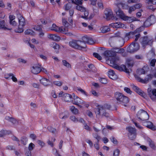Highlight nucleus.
<instances>
[{
	"label": "nucleus",
	"mask_w": 156,
	"mask_h": 156,
	"mask_svg": "<svg viewBox=\"0 0 156 156\" xmlns=\"http://www.w3.org/2000/svg\"><path fill=\"white\" fill-rule=\"evenodd\" d=\"M123 96L124 95L122 94L119 92H116L115 94V98L117 100L118 103Z\"/></svg>",
	"instance_id": "nucleus-23"
},
{
	"label": "nucleus",
	"mask_w": 156,
	"mask_h": 156,
	"mask_svg": "<svg viewBox=\"0 0 156 156\" xmlns=\"http://www.w3.org/2000/svg\"><path fill=\"white\" fill-rule=\"evenodd\" d=\"M71 101L73 104L76 105H78V104H81L82 102V100L76 96H74L73 99Z\"/></svg>",
	"instance_id": "nucleus-18"
},
{
	"label": "nucleus",
	"mask_w": 156,
	"mask_h": 156,
	"mask_svg": "<svg viewBox=\"0 0 156 156\" xmlns=\"http://www.w3.org/2000/svg\"><path fill=\"white\" fill-rule=\"evenodd\" d=\"M70 119L71 120L75 122H78V119L76 118L74 116H71L70 117Z\"/></svg>",
	"instance_id": "nucleus-49"
},
{
	"label": "nucleus",
	"mask_w": 156,
	"mask_h": 156,
	"mask_svg": "<svg viewBox=\"0 0 156 156\" xmlns=\"http://www.w3.org/2000/svg\"><path fill=\"white\" fill-rule=\"evenodd\" d=\"M6 149L9 150H14V147L12 145H9L5 147Z\"/></svg>",
	"instance_id": "nucleus-58"
},
{
	"label": "nucleus",
	"mask_w": 156,
	"mask_h": 156,
	"mask_svg": "<svg viewBox=\"0 0 156 156\" xmlns=\"http://www.w3.org/2000/svg\"><path fill=\"white\" fill-rule=\"evenodd\" d=\"M76 9L77 10L80 11L81 12H83L85 11L86 9L84 7L79 5H77L76 6Z\"/></svg>",
	"instance_id": "nucleus-39"
},
{
	"label": "nucleus",
	"mask_w": 156,
	"mask_h": 156,
	"mask_svg": "<svg viewBox=\"0 0 156 156\" xmlns=\"http://www.w3.org/2000/svg\"><path fill=\"white\" fill-rule=\"evenodd\" d=\"M110 105L107 104H104L103 105H99L97 108L95 110V112L96 116L101 115L106 117H109V114L106 112V110L109 109L110 108Z\"/></svg>",
	"instance_id": "nucleus-1"
},
{
	"label": "nucleus",
	"mask_w": 156,
	"mask_h": 156,
	"mask_svg": "<svg viewBox=\"0 0 156 156\" xmlns=\"http://www.w3.org/2000/svg\"><path fill=\"white\" fill-rule=\"evenodd\" d=\"M7 131L6 130H1L0 131V137H2L7 133Z\"/></svg>",
	"instance_id": "nucleus-51"
},
{
	"label": "nucleus",
	"mask_w": 156,
	"mask_h": 156,
	"mask_svg": "<svg viewBox=\"0 0 156 156\" xmlns=\"http://www.w3.org/2000/svg\"><path fill=\"white\" fill-rule=\"evenodd\" d=\"M126 129L129 132L128 134H134V133H136V130L135 128L129 126L126 128Z\"/></svg>",
	"instance_id": "nucleus-29"
},
{
	"label": "nucleus",
	"mask_w": 156,
	"mask_h": 156,
	"mask_svg": "<svg viewBox=\"0 0 156 156\" xmlns=\"http://www.w3.org/2000/svg\"><path fill=\"white\" fill-rule=\"evenodd\" d=\"M72 96L70 94L67 93L63 94V98L64 100L66 102H69L71 101Z\"/></svg>",
	"instance_id": "nucleus-21"
},
{
	"label": "nucleus",
	"mask_w": 156,
	"mask_h": 156,
	"mask_svg": "<svg viewBox=\"0 0 156 156\" xmlns=\"http://www.w3.org/2000/svg\"><path fill=\"white\" fill-rule=\"evenodd\" d=\"M69 45L73 48L82 50L86 47V44L81 41H73L69 42Z\"/></svg>",
	"instance_id": "nucleus-3"
},
{
	"label": "nucleus",
	"mask_w": 156,
	"mask_h": 156,
	"mask_svg": "<svg viewBox=\"0 0 156 156\" xmlns=\"http://www.w3.org/2000/svg\"><path fill=\"white\" fill-rule=\"evenodd\" d=\"M89 37H87V36L83 37L82 38V42H83L86 44V43H87L88 42Z\"/></svg>",
	"instance_id": "nucleus-44"
},
{
	"label": "nucleus",
	"mask_w": 156,
	"mask_h": 156,
	"mask_svg": "<svg viewBox=\"0 0 156 156\" xmlns=\"http://www.w3.org/2000/svg\"><path fill=\"white\" fill-rule=\"evenodd\" d=\"M62 21L63 25L65 26V27H67L68 28V27L69 25V24L67 21L65 19L63 18Z\"/></svg>",
	"instance_id": "nucleus-42"
},
{
	"label": "nucleus",
	"mask_w": 156,
	"mask_h": 156,
	"mask_svg": "<svg viewBox=\"0 0 156 156\" xmlns=\"http://www.w3.org/2000/svg\"><path fill=\"white\" fill-rule=\"evenodd\" d=\"M25 34L26 35H33L34 34V32L32 30L28 29L25 31Z\"/></svg>",
	"instance_id": "nucleus-34"
},
{
	"label": "nucleus",
	"mask_w": 156,
	"mask_h": 156,
	"mask_svg": "<svg viewBox=\"0 0 156 156\" xmlns=\"http://www.w3.org/2000/svg\"><path fill=\"white\" fill-rule=\"evenodd\" d=\"M115 51H114L115 52L116 55V53L122 54L125 51L124 49L122 48H115Z\"/></svg>",
	"instance_id": "nucleus-38"
},
{
	"label": "nucleus",
	"mask_w": 156,
	"mask_h": 156,
	"mask_svg": "<svg viewBox=\"0 0 156 156\" xmlns=\"http://www.w3.org/2000/svg\"><path fill=\"white\" fill-rule=\"evenodd\" d=\"M152 24L154 23L155 21V16L153 15H151L147 19Z\"/></svg>",
	"instance_id": "nucleus-31"
},
{
	"label": "nucleus",
	"mask_w": 156,
	"mask_h": 156,
	"mask_svg": "<svg viewBox=\"0 0 156 156\" xmlns=\"http://www.w3.org/2000/svg\"><path fill=\"white\" fill-rule=\"evenodd\" d=\"M31 72L34 74H37L41 72L40 67L34 65L31 68Z\"/></svg>",
	"instance_id": "nucleus-16"
},
{
	"label": "nucleus",
	"mask_w": 156,
	"mask_h": 156,
	"mask_svg": "<svg viewBox=\"0 0 156 156\" xmlns=\"http://www.w3.org/2000/svg\"><path fill=\"white\" fill-rule=\"evenodd\" d=\"M94 43V41H93V39L92 38L89 37L87 43L90 44H92Z\"/></svg>",
	"instance_id": "nucleus-64"
},
{
	"label": "nucleus",
	"mask_w": 156,
	"mask_h": 156,
	"mask_svg": "<svg viewBox=\"0 0 156 156\" xmlns=\"http://www.w3.org/2000/svg\"><path fill=\"white\" fill-rule=\"evenodd\" d=\"M48 37L49 39L55 41H59L60 39V37L54 34H49L48 35Z\"/></svg>",
	"instance_id": "nucleus-25"
},
{
	"label": "nucleus",
	"mask_w": 156,
	"mask_h": 156,
	"mask_svg": "<svg viewBox=\"0 0 156 156\" xmlns=\"http://www.w3.org/2000/svg\"><path fill=\"white\" fill-rule=\"evenodd\" d=\"M133 90L139 95L142 96L144 98H146L147 96L146 94L139 88L133 85L132 86Z\"/></svg>",
	"instance_id": "nucleus-13"
},
{
	"label": "nucleus",
	"mask_w": 156,
	"mask_h": 156,
	"mask_svg": "<svg viewBox=\"0 0 156 156\" xmlns=\"http://www.w3.org/2000/svg\"><path fill=\"white\" fill-rule=\"evenodd\" d=\"M112 66L115 69L119 70H121L122 69L126 73H129V70L127 69L126 66L124 65H122L121 66H119L115 63H112Z\"/></svg>",
	"instance_id": "nucleus-12"
},
{
	"label": "nucleus",
	"mask_w": 156,
	"mask_h": 156,
	"mask_svg": "<svg viewBox=\"0 0 156 156\" xmlns=\"http://www.w3.org/2000/svg\"><path fill=\"white\" fill-rule=\"evenodd\" d=\"M119 58L118 57H115L114 56L112 58V60H111V63H112H112H115L117 61H119Z\"/></svg>",
	"instance_id": "nucleus-41"
},
{
	"label": "nucleus",
	"mask_w": 156,
	"mask_h": 156,
	"mask_svg": "<svg viewBox=\"0 0 156 156\" xmlns=\"http://www.w3.org/2000/svg\"><path fill=\"white\" fill-rule=\"evenodd\" d=\"M0 29H3L4 30L8 29L5 26V21L4 20H0Z\"/></svg>",
	"instance_id": "nucleus-32"
},
{
	"label": "nucleus",
	"mask_w": 156,
	"mask_h": 156,
	"mask_svg": "<svg viewBox=\"0 0 156 156\" xmlns=\"http://www.w3.org/2000/svg\"><path fill=\"white\" fill-rule=\"evenodd\" d=\"M144 27L143 26L137 29L134 32H130L126 34V36L129 38L132 35H134L136 37L133 42L136 43L139 38L140 36L139 33L144 30Z\"/></svg>",
	"instance_id": "nucleus-4"
},
{
	"label": "nucleus",
	"mask_w": 156,
	"mask_h": 156,
	"mask_svg": "<svg viewBox=\"0 0 156 156\" xmlns=\"http://www.w3.org/2000/svg\"><path fill=\"white\" fill-rule=\"evenodd\" d=\"M70 1L73 3L77 5H82V0H75V2H74L73 0H70Z\"/></svg>",
	"instance_id": "nucleus-43"
},
{
	"label": "nucleus",
	"mask_w": 156,
	"mask_h": 156,
	"mask_svg": "<svg viewBox=\"0 0 156 156\" xmlns=\"http://www.w3.org/2000/svg\"><path fill=\"white\" fill-rule=\"evenodd\" d=\"M8 75L9 76V77H10L12 76V81L14 82H16L17 81V78L14 76L13 74L11 73H10L8 74Z\"/></svg>",
	"instance_id": "nucleus-48"
},
{
	"label": "nucleus",
	"mask_w": 156,
	"mask_h": 156,
	"mask_svg": "<svg viewBox=\"0 0 156 156\" xmlns=\"http://www.w3.org/2000/svg\"><path fill=\"white\" fill-rule=\"evenodd\" d=\"M53 83L55 85L58 86H61L62 85V83L61 82L59 81L53 82Z\"/></svg>",
	"instance_id": "nucleus-60"
},
{
	"label": "nucleus",
	"mask_w": 156,
	"mask_h": 156,
	"mask_svg": "<svg viewBox=\"0 0 156 156\" xmlns=\"http://www.w3.org/2000/svg\"><path fill=\"white\" fill-rule=\"evenodd\" d=\"M108 75L109 77L112 80H115L117 78L114 71L112 70H110L108 71Z\"/></svg>",
	"instance_id": "nucleus-20"
},
{
	"label": "nucleus",
	"mask_w": 156,
	"mask_h": 156,
	"mask_svg": "<svg viewBox=\"0 0 156 156\" xmlns=\"http://www.w3.org/2000/svg\"><path fill=\"white\" fill-rule=\"evenodd\" d=\"M129 102V100L128 97L124 95V96L121 98L120 101L119 102V103L122 104L125 106H126V104Z\"/></svg>",
	"instance_id": "nucleus-17"
},
{
	"label": "nucleus",
	"mask_w": 156,
	"mask_h": 156,
	"mask_svg": "<svg viewBox=\"0 0 156 156\" xmlns=\"http://www.w3.org/2000/svg\"><path fill=\"white\" fill-rule=\"evenodd\" d=\"M40 83L44 86H48L50 83V81L48 79L42 78L40 80Z\"/></svg>",
	"instance_id": "nucleus-24"
},
{
	"label": "nucleus",
	"mask_w": 156,
	"mask_h": 156,
	"mask_svg": "<svg viewBox=\"0 0 156 156\" xmlns=\"http://www.w3.org/2000/svg\"><path fill=\"white\" fill-rule=\"evenodd\" d=\"M152 24L151 23H150L149 21L147 20L144 23V26L145 27H148L151 25Z\"/></svg>",
	"instance_id": "nucleus-52"
},
{
	"label": "nucleus",
	"mask_w": 156,
	"mask_h": 156,
	"mask_svg": "<svg viewBox=\"0 0 156 156\" xmlns=\"http://www.w3.org/2000/svg\"><path fill=\"white\" fill-rule=\"evenodd\" d=\"M93 55L94 56L95 58H97L99 60L101 59V57L98 53L95 52L93 54Z\"/></svg>",
	"instance_id": "nucleus-57"
},
{
	"label": "nucleus",
	"mask_w": 156,
	"mask_h": 156,
	"mask_svg": "<svg viewBox=\"0 0 156 156\" xmlns=\"http://www.w3.org/2000/svg\"><path fill=\"white\" fill-rule=\"evenodd\" d=\"M17 16L19 20V25L18 30L16 32L18 33H21L23 31V27L25 25V20L20 14H17Z\"/></svg>",
	"instance_id": "nucleus-6"
},
{
	"label": "nucleus",
	"mask_w": 156,
	"mask_h": 156,
	"mask_svg": "<svg viewBox=\"0 0 156 156\" xmlns=\"http://www.w3.org/2000/svg\"><path fill=\"white\" fill-rule=\"evenodd\" d=\"M139 47L138 43L133 42L128 47L127 51L130 53H133L137 51L139 49Z\"/></svg>",
	"instance_id": "nucleus-8"
},
{
	"label": "nucleus",
	"mask_w": 156,
	"mask_h": 156,
	"mask_svg": "<svg viewBox=\"0 0 156 156\" xmlns=\"http://www.w3.org/2000/svg\"><path fill=\"white\" fill-rule=\"evenodd\" d=\"M100 81L101 83L103 84H106L108 82L106 79L104 78H101Z\"/></svg>",
	"instance_id": "nucleus-63"
},
{
	"label": "nucleus",
	"mask_w": 156,
	"mask_h": 156,
	"mask_svg": "<svg viewBox=\"0 0 156 156\" xmlns=\"http://www.w3.org/2000/svg\"><path fill=\"white\" fill-rule=\"evenodd\" d=\"M116 40V38L115 37H112L109 38V44L112 47H113L114 44Z\"/></svg>",
	"instance_id": "nucleus-27"
},
{
	"label": "nucleus",
	"mask_w": 156,
	"mask_h": 156,
	"mask_svg": "<svg viewBox=\"0 0 156 156\" xmlns=\"http://www.w3.org/2000/svg\"><path fill=\"white\" fill-rule=\"evenodd\" d=\"M51 30L57 32H60L68 31V28L67 27H59L55 24H53L51 28Z\"/></svg>",
	"instance_id": "nucleus-9"
},
{
	"label": "nucleus",
	"mask_w": 156,
	"mask_h": 156,
	"mask_svg": "<svg viewBox=\"0 0 156 156\" xmlns=\"http://www.w3.org/2000/svg\"><path fill=\"white\" fill-rule=\"evenodd\" d=\"M104 13L107 20H110L111 19H113L114 18L113 16V13L111 9H106L104 11Z\"/></svg>",
	"instance_id": "nucleus-10"
},
{
	"label": "nucleus",
	"mask_w": 156,
	"mask_h": 156,
	"mask_svg": "<svg viewBox=\"0 0 156 156\" xmlns=\"http://www.w3.org/2000/svg\"><path fill=\"white\" fill-rule=\"evenodd\" d=\"M114 11L117 16L123 20L127 21L128 22L130 23L133 21L138 20L136 18L126 16L123 11L119 8H116Z\"/></svg>",
	"instance_id": "nucleus-2"
},
{
	"label": "nucleus",
	"mask_w": 156,
	"mask_h": 156,
	"mask_svg": "<svg viewBox=\"0 0 156 156\" xmlns=\"http://www.w3.org/2000/svg\"><path fill=\"white\" fill-rule=\"evenodd\" d=\"M110 26L113 28H120L124 27V25L120 22L112 23L110 24Z\"/></svg>",
	"instance_id": "nucleus-19"
},
{
	"label": "nucleus",
	"mask_w": 156,
	"mask_h": 156,
	"mask_svg": "<svg viewBox=\"0 0 156 156\" xmlns=\"http://www.w3.org/2000/svg\"><path fill=\"white\" fill-rule=\"evenodd\" d=\"M72 7V4L70 3H68L64 5L65 10H69Z\"/></svg>",
	"instance_id": "nucleus-45"
},
{
	"label": "nucleus",
	"mask_w": 156,
	"mask_h": 156,
	"mask_svg": "<svg viewBox=\"0 0 156 156\" xmlns=\"http://www.w3.org/2000/svg\"><path fill=\"white\" fill-rule=\"evenodd\" d=\"M147 92L149 96L152 101L156 100V89H154L151 90V88H148Z\"/></svg>",
	"instance_id": "nucleus-11"
},
{
	"label": "nucleus",
	"mask_w": 156,
	"mask_h": 156,
	"mask_svg": "<svg viewBox=\"0 0 156 156\" xmlns=\"http://www.w3.org/2000/svg\"><path fill=\"white\" fill-rule=\"evenodd\" d=\"M143 125L153 130H156V127L154 126L152 122H145L143 123Z\"/></svg>",
	"instance_id": "nucleus-14"
},
{
	"label": "nucleus",
	"mask_w": 156,
	"mask_h": 156,
	"mask_svg": "<svg viewBox=\"0 0 156 156\" xmlns=\"http://www.w3.org/2000/svg\"><path fill=\"white\" fill-rule=\"evenodd\" d=\"M112 37H115L116 40H118L119 41L124 42L123 38L122 37V35L120 32H117L115 34V36Z\"/></svg>",
	"instance_id": "nucleus-22"
},
{
	"label": "nucleus",
	"mask_w": 156,
	"mask_h": 156,
	"mask_svg": "<svg viewBox=\"0 0 156 156\" xmlns=\"http://www.w3.org/2000/svg\"><path fill=\"white\" fill-rule=\"evenodd\" d=\"M134 77L138 81L140 82H141L144 83V80L140 78L139 76H138L136 75H134Z\"/></svg>",
	"instance_id": "nucleus-53"
},
{
	"label": "nucleus",
	"mask_w": 156,
	"mask_h": 156,
	"mask_svg": "<svg viewBox=\"0 0 156 156\" xmlns=\"http://www.w3.org/2000/svg\"><path fill=\"white\" fill-rule=\"evenodd\" d=\"M114 5L116 6V8H119L120 7H123L124 5L123 3L117 0L115 2Z\"/></svg>",
	"instance_id": "nucleus-33"
},
{
	"label": "nucleus",
	"mask_w": 156,
	"mask_h": 156,
	"mask_svg": "<svg viewBox=\"0 0 156 156\" xmlns=\"http://www.w3.org/2000/svg\"><path fill=\"white\" fill-rule=\"evenodd\" d=\"M83 12H84V16H82L81 17L85 19H88L87 16L89 14L88 12L86 10V9L85 11Z\"/></svg>",
	"instance_id": "nucleus-46"
},
{
	"label": "nucleus",
	"mask_w": 156,
	"mask_h": 156,
	"mask_svg": "<svg viewBox=\"0 0 156 156\" xmlns=\"http://www.w3.org/2000/svg\"><path fill=\"white\" fill-rule=\"evenodd\" d=\"M20 140L22 144L24 145H25L26 144V142L27 140V139L26 137H23Z\"/></svg>",
	"instance_id": "nucleus-47"
},
{
	"label": "nucleus",
	"mask_w": 156,
	"mask_h": 156,
	"mask_svg": "<svg viewBox=\"0 0 156 156\" xmlns=\"http://www.w3.org/2000/svg\"><path fill=\"white\" fill-rule=\"evenodd\" d=\"M120 151L119 149H117L115 150L113 153V156H119V153Z\"/></svg>",
	"instance_id": "nucleus-54"
},
{
	"label": "nucleus",
	"mask_w": 156,
	"mask_h": 156,
	"mask_svg": "<svg viewBox=\"0 0 156 156\" xmlns=\"http://www.w3.org/2000/svg\"><path fill=\"white\" fill-rule=\"evenodd\" d=\"M50 46L55 49H58L59 48V45L55 42L51 44Z\"/></svg>",
	"instance_id": "nucleus-37"
},
{
	"label": "nucleus",
	"mask_w": 156,
	"mask_h": 156,
	"mask_svg": "<svg viewBox=\"0 0 156 156\" xmlns=\"http://www.w3.org/2000/svg\"><path fill=\"white\" fill-rule=\"evenodd\" d=\"M35 146V145L33 143H31L29 145L28 147V149L29 151H31L32 150L34 147Z\"/></svg>",
	"instance_id": "nucleus-55"
},
{
	"label": "nucleus",
	"mask_w": 156,
	"mask_h": 156,
	"mask_svg": "<svg viewBox=\"0 0 156 156\" xmlns=\"http://www.w3.org/2000/svg\"><path fill=\"white\" fill-rule=\"evenodd\" d=\"M63 65L68 68H71V65L66 60H63L62 61Z\"/></svg>",
	"instance_id": "nucleus-35"
},
{
	"label": "nucleus",
	"mask_w": 156,
	"mask_h": 156,
	"mask_svg": "<svg viewBox=\"0 0 156 156\" xmlns=\"http://www.w3.org/2000/svg\"><path fill=\"white\" fill-rule=\"evenodd\" d=\"M148 142L150 147L153 150H156V146H155L154 142L152 140L150 139L148 141Z\"/></svg>",
	"instance_id": "nucleus-30"
},
{
	"label": "nucleus",
	"mask_w": 156,
	"mask_h": 156,
	"mask_svg": "<svg viewBox=\"0 0 156 156\" xmlns=\"http://www.w3.org/2000/svg\"><path fill=\"white\" fill-rule=\"evenodd\" d=\"M104 55L106 57H113L116 56L115 52L112 51H105L104 53Z\"/></svg>",
	"instance_id": "nucleus-15"
},
{
	"label": "nucleus",
	"mask_w": 156,
	"mask_h": 156,
	"mask_svg": "<svg viewBox=\"0 0 156 156\" xmlns=\"http://www.w3.org/2000/svg\"><path fill=\"white\" fill-rule=\"evenodd\" d=\"M153 75L151 74H149L147 75L145 77L144 80V83H146L149 80H150L152 79V78L153 77Z\"/></svg>",
	"instance_id": "nucleus-36"
},
{
	"label": "nucleus",
	"mask_w": 156,
	"mask_h": 156,
	"mask_svg": "<svg viewBox=\"0 0 156 156\" xmlns=\"http://www.w3.org/2000/svg\"><path fill=\"white\" fill-rule=\"evenodd\" d=\"M47 129L49 131L52 133H55L56 132V129L51 126L48 127Z\"/></svg>",
	"instance_id": "nucleus-50"
},
{
	"label": "nucleus",
	"mask_w": 156,
	"mask_h": 156,
	"mask_svg": "<svg viewBox=\"0 0 156 156\" xmlns=\"http://www.w3.org/2000/svg\"><path fill=\"white\" fill-rule=\"evenodd\" d=\"M134 64V62L133 61H131L128 60L127 61V65L128 67H132Z\"/></svg>",
	"instance_id": "nucleus-62"
},
{
	"label": "nucleus",
	"mask_w": 156,
	"mask_h": 156,
	"mask_svg": "<svg viewBox=\"0 0 156 156\" xmlns=\"http://www.w3.org/2000/svg\"><path fill=\"white\" fill-rule=\"evenodd\" d=\"M140 40L141 45L144 48L147 45L151 46H152L154 41L152 37L147 36L140 38Z\"/></svg>",
	"instance_id": "nucleus-5"
},
{
	"label": "nucleus",
	"mask_w": 156,
	"mask_h": 156,
	"mask_svg": "<svg viewBox=\"0 0 156 156\" xmlns=\"http://www.w3.org/2000/svg\"><path fill=\"white\" fill-rule=\"evenodd\" d=\"M128 136L129 139L131 140H133L135 139L136 136V133L133 134H128Z\"/></svg>",
	"instance_id": "nucleus-40"
},
{
	"label": "nucleus",
	"mask_w": 156,
	"mask_h": 156,
	"mask_svg": "<svg viewBox=\"0 0 156 156\" xmlns=\"http://www.w3.org/2000/svg\"><path fill=\"white\" fill-rule=\"evenodd\" d=\"M100 30L103 33H105L110 31V28L107 26L103 27L101 28Z\"/></svg>",
	"instance_id": "nucleus-28"
},
{
	"label": "nucleus",
	"mask_w": 156,
	"mask_h": 156,
	"mask_svg": "<svg viewBox=\"0 0 156 156\" xmlns=\"http://www.w3.org/2000/svg\"><path fill=\"white\" fill-rule=\"evenodd\" d=\"M69 109L75 115H77L79 113L78 110L75 108L73 106H71L69 107Z\"/></svg>",
	"instance_id": "nucleus-26"
},
{
	"label": "nucleus",
	"mask_w": 156,
	"mask_h": 156,
	"mask_svg": "<svg viewBox=\"0 0 156 156\" xmlns=\"http://www.w3.org/2000/svg\"><path fill=\"white\" fill-rule=\"evenodd\" d=\"M93 136L94 138L97 139V142H98L99 140L101 139L100 136H99L97 134H93Z\"/></svg>",
	"instance_id": "nucleus-59"
},
{
	"label": "nucleus",
	"mask_w": 156,
	"mask_h": 156,
	"mask_svg": "<svg viewBox=\"0 0 156 156\" xmlns=\"http://www.w3.org/2000/svg\"><path fill=\"white\" fill-rule=\"evenodd\" d=\"M136 115L139 119L143 121L148 120L149 117L147 112L142 109L138 111Z\"/></svg>",
	"instance_id": "nucleus-7"
},
{
	"label": "nucleus",
	"mask_w": 156,
	"mask_h": 156,
	"mask_svg": "<svg viewBox=\"0 0 156 156\" xmlns=\"http://www.w3.org/2000/svg\"><path fill=\"white\" fill-rule=\"evenodd\" d=\"M145 71L143 69H140L137 71L139 75L144 74L145 73Z\"/></svg>",
	"instance_id": "nucleus-61"
},
{
	"label": "nucleus",
	"mask_w": 156,
	"mask_h": 156,
	"mask_svg": "<svg viewBox=\"0 0 156 156\" xmlns=\"http://www.w3.org/2000/svg\"><path fill=\"white\" fill-rule=\"evenodd\" d=\"M136 10L134 6H132L129 8L128 12L129 13H131L132 12Z\"/></svg>",
	"instance_id": "nucleus-56"
}]
</instances>
